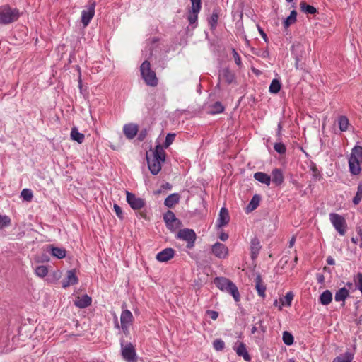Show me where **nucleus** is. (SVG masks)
<instances>
[{"instance_id": "1", "label": "nucleus", "mask_w": 362, "mask_h": 362, "mask_svg": "<svg viewBox=\"0 0 362 362\" xmlns=\"http://www.w3.org/2000/svg\"><path fill=\"white\" fill-rule=\"evenodd\" d=\"M214 284L222 291L230 294L235 302L240 300V296L235 284L225 277H217L214 279Z\"/></svg>"}, {"instance_id": "2", "label": "nucleus", "mask_w": 362, "mask_h": 362, "mask_svg": "<svg viewBox=\"0 0 362 362\" xmlns=\"http://www.w3.org/2000/svg\"><path fill=\"white\" fill-rule=\"evenodd\" d=\"M20 17L19 10L8 5L0 6V24L8 25L16 22Z\"/></svg>"}, {"instance_id": "3", "label": "nucleus", "mask_w": 362, "mask_h": 362, "mask_svg": "<svg viewBox=\"0 0 362 362\" xmlns=\"http://www.w3.org/2000/svg\"><path fill=\"white\" fill-rule=\"evenodd\" d=\"M134 320V316L129 310H124L120 316V325L117 316L114 313L115 327L122 329L124 334H129V329Z\"/></svg>"}, {"instance_id": "4", "label": "nucleus", "mask_w": 362, "mask_h": 362, "mask_svg": "<svg viewBox=\"0 0 362 362\" xmlns=\"http://www.w3.org/2000/svg\"><path fill=\"white\" fill-rule=\"evenodd\" d=\"M141 74L145 82L151 86H156L158 83V79L156 74L151 69L150 63L144 61L140 67Z\"/></svg>"}, {"instance_id": "5", "label": "nucleus", "mask_w": 362, "mask_h": 362, "mask_svg": "<svg viewBox=\"0 0 362 362\" xmlns=\"http://www.w3.org/2000/svg\"><path fill=\"white\" fill-rule=\"evenodd\" d=\"M329 220L335 230L341 235H344L346 229L347 225L345 218L336 213L329 214Z\"/></svg>"}, {"instance_id": "6", "label": "nucleus", "mask_w": 362, "mask_h": 362, "mask_svg": "<svg viewBox=\"0 0 362 362\" xmlns=\"http://www.w3.org/2000/svg\"><path fill=\"white\" fill-rule=\"evenodd\" d=\"M218 84L223 87L236 83L235 74L228 68H223L219 71Z\"/></svg>"}, {"instance_id": "7", "label": "nucleus", "mask_w": 362, "mask_h": 362, "mask_svg": "<svg viewBox=\"0 0 362 362\" xmlns=\"http://www.w3.org/2000/svg\"><path fill=\"white\" fill-rule=\"evenodd\" d=\"M177 238L185 240L187 243V247L191 248L194 246L196 240V233L192 229H181L177 234Z\"/></svg>"}, {"instance_id": "8", "label": "nucleus", "mask_w": 362, "mask_h": 362, "mask_svg": "<svg viewBox=\"0 0 362 362\" xmlns=\"http://www.w3.org/2000/svg\"><path fill=\"white\" fill-rule=\"evenodd\" d=\"M122 356L127 362H136V354L134 346L131 343L125 345L121 343Z\"/></svg>"}, {"instance_id": "9", "label": "nucleus", "mask_w": 362, "mask_h": 362, "mask_svg": "<svg viewBox=\"0 0 362 362\" xmlns=\"http://www.w3.org/2000/svg\"><path fill=\"white\" fill-rule=\"evenodd\" d=\"M163 218L168 228H169L170 230H175L177 228H180L181 223L177 218H176L173 212L168 211L164 215Z\"/></svg>"}, {"instance_id": "10", "label": "nucleus", "mask_w": 362, "mask_h": 362, "mask_svg": "<svg viewBox=\"0 0 362 362\" xmlns=\"http://www.w3.org/2000/svg\"><path fill=\"white\" fill-rule=\"evenodd\" d=\"M127 201L130 206L134 209H140L144 206L145 202L143 199L136 197L135 194L127 192Z\"/></svg>"}, {"instance_id": "11", "label": "nucleus", "mask_w": 362, "mask_h": 362, "mask_svg": "<svg viewBox=\"0 0 362 362\" xmlns=\"http://www.w3.org/2000/svg\"><path fill=\"white\" fill-rule=\"evenodd\" d=\"M95 2L91 3L87 10L82 11L81 22L84 27H86L95 15Z\"/></svg>"}, {"instance_id": "12", "label": "nucleus", "mask_w": 362, "mask_h": 362, "mask_svg": "<svg viewBox=\"0 0 362 362\" xmlns=\"http://www.w3.org/2000/svg\"><path fill=\"white\" fill-rule=\"evenodd\" d=\"M192 3V11L188 16L190 24H194L198 18V13L201 10V0H190Z\"/></svg>"}, {"instance_id": "13", "label": "nucleus", "mask_w": 362, "mask_h": 362, "mask_svg": "<svg viewBox=\"0 0 362 362\" xmlns=\"http://www.w3.org/2000/svg\"><path fill=\"white\" fill-rule=\"evenodd\" d=\"M175 255V251L171 247H168L159 252L156 255V259L160 262H167L173 259Z\"/></svg>"}, {"instance_id": "14", "label": "nucleus", "mask_w": 362, "mask_h": 362, "mask_svg": "<svg viewBox=\"0 0 362 362\" xmlns=\"http://www.w3.org/2000/svg\"><path fill=\"white\" fill-rule=\"evenodd\" d=\"M212 253L218 258L225 259L228 256V249L225 245L217 242L212 246Z\"/></svg>"}, {"instance_id": "15", "label": "nucleus", "mask_w": 362, "mask_h": 362, "mask_svg": "<svg viewBox=\"0 0 362 362\" xmlns=\"http://www.w3.org/2000/svg\"><path fill=\"white\" fill-rule=\"evenodd\" d=\"M146 159L148 162V168L151 173L153 175H157L160 169H161V160H158L156 158H151L146 156Z\"/></svg>"}, {"instance_id": "16", "label": "nucleus", "mask_w": 362, "mask_h": 362, "mask_svg": "<svg viewBox=\"0 0 362 362\" xmlns=\"http://www.w3.org/2000/svg\"><path fill=\"white\" fill-rule=\"evenodd\" d=\"M229 221L230 216L228 210L225 207L221 208L218 214V218L217 219L216 226L218 228H221L226 226Z\"/></svg>"}, {"instance_id": "17", "label": "nucleus", "mask_w": 362, "mask_h": 362, "mask_svg": "<svg viewBox=\"0 0 362 362\" xmlns=\"http://www.w3.org/2000/svg\"><path fill=\"white\" fill-rule=\"evenodd\" d=\"M78 283V278L74 270H69L66 273V277L62 281L63 288H66L71 285H75Z\"/></svg>"}, {"instance_id": "18", "label": "nucleus", "mask_w": 362, "mask_h": 362, "mask_svg": "<svg viewBox=\"0 0 362 362\" xmlns=\"http://www.w3.org/2000/svg\"><path fill=\"white\" fill-rule=\"evenodd\" d=\"M92 300L88 295L78 296L74 300V305L80 308H85L91 304Z\"/></svg>"}, {"instance_id": "19", "label": "nucleus", "mask_w": 362, "mask_h": 362, "mask_svg": "<svg viewBox=\"0 0 362 362\" xmlns=\"http://www.w3.org/2000/svg\"><path fill=\"white\" fill-rule=\"evenodd\" d=\"M255 287L257 290L258 295L262 298L265 297L266 286L264 284L260 274H257L255 280Z\"/></svg>"}, {"instance_id": "20", "label": "nucleus", "mask_w": 362, "mask_h": 362, "mask_svg": "<svg viewBox=\"0 0 362 362\" xmlns=\"http://www.w3.org/2000/svg\"><path fill=\"white\" fill-rule=\"evenodd\" d=\"M123 131L127 138L132 139L138 132V126L134 124H126L124 126Z\"/></svg>"}, {"instance_id": "21", "label": "nucleus", "mask_w": 362, "mask_h": 362, "mask_svg": "<svg viewBox=\"0 0 362 362\" xmlns=\"http://www.w3.org/2000/svg\"><path fill=\"white\" fill-rule=\"evenodd\" d=\"M361 162L354 160L352 158H349V170L352 175H358L361 172L360 164Z\"/></svg>"}, {"instance_id": "22", "label": "nucleus", "mask_w": 362, "mask_h": 362, "mask_svg": "<svg viewBox=\"0 0 362 362\" xmlns=\"http://www.w3.org/2000/svg\"><path fill=\"white\" fill-rule=\"evenodd\" d=\"M70 137L73 141H77L78 144H82L84 141L85 136L83 134L80 133L76 127H73L71 130Z\"/></svg>"}, {"instance_id": "23", "label": "nucleus", "mask_w": 362, "mask_h": 362, "mask_svg": "<svg viewBox=\"0 0 362 362\" xmlns=\"http://www.w3.org/2000/svg\"><path fill=\"white\" fill-rule=\"evenodd\" d=\"M272 182L276 185H280L284 182V177L282 171L276 168L272 172Z\"/></svg>"}, {"instance_id": "24", "label": "nucleus", "mask_w": 362, "mask_h": 362, "mask_svg": "<svg viewBox=\"0 0 362 362\" xmlns=\"http://www.w3.org/2000/svg\"><path fill=\"white\" fill-rule=\"evenodd\" d=\"M254 178L259 182L265 184L267 186H269L271 182V176L262 172L255 173L254 174Z\"/></svg>"}, {"instance_id": "25", "label": "nucleus", "mask_w": 362, "mask_h": 362, "mask_svg": "<svg viewBox=\"0 0 362 362\" xmlns=\"http://www.w3.org/2000/svg\"><path fill=\"white\" fill-rule=\"evenodd\" d=\"M180 200V195L177 193L172 194L169 195L165 199V205L168 208L173 207L177 203L179 202Z\"/></svg>"}, {"instance_id": "26", "label": "nucleus", "mask_w": 362, "mask_h": 362, "mask_svg": "<svg viewBox=\"0 0 362 362\" xmlns=\"http://www.w3.org/2000/svg\"><path fill=\"white\" fill-rule=\"evenodd\" d=\"M236 353L239 356H242L246 361H250V356L246 349V346L244 344L240 343L236 348Z\"/></svg>"}, {"instance_id": "27", "label": "nucleus", "mask_w": 362, "mask_h": 362, "mask_svg": "<svg viewBox=\"0 0 362 362\" xmlns=\"http://www.w3.org/2000/svg\"><path fill=\"white\" fill-rule=\"evenodd\" d=\"M224 110V107L221 102H216L209 106L208 112L211 115L218 114Z\"/></svg>"}, {"instance_id": "28", "label": "nucleus", "mask_w": 362, "mask_h": 362, "mask_svg": "<svg viewBox=\"0 0 362 362\" xmlns=\"http://www.w3.org/2000/svg\"><path fill=\"white\" fill-rule=\"evenodd\" d=\"M354 359V354L346 351L336 357L332 362H351Z\"/></svg>"}, {"instance_id": "29", "label": "nucleus", "mask_w": 362, "mask_h": 362, "mask_svg": "<svg viewBox=\"0 0 362 362\" xmlns=\"http://www.w3.org/2000/svg\"><path fill=\"white\" fill-rule=\"evenodd\" d=\"M50 249H51V254L52 256H54L57 258H59V259H62L66 257V251L65 249L62 248V247H54V246H51Z\"/></svg>"}, {"instance_id": "30", "label": "nucleus", "mask_w": 362, "mask_h": 362, "mask_svg": "<svg viewBox=\"0 0 362 362\" xmlns=\"http://www.w3.org/2000/svg\"><path fill=\"white\" fill-rule=\"evenodd\" d=\"M332 300V294L330 291L326 290L320 296V301L324 305H329Z\"/></svg>"}, {"instance_id": "31", "label": "nucleus", "mask_w": 362, "mask_h": 362, "mask_svg": "<svg viewBox=\"0 0 362 362\" xmlns=\"http://www.w3.org/2000/svg\"><path fill=\"white\" fill-rule=\"evenodd\" d=\"M350 158L362 163V146H354L351 150Z\"/></svg>"}, {"instance_id": "32", "label": "nucleus", "mask_w": 362, "mask_h": 362, "mask_svg": "<svg viewBox=\"0 0 362 362\" xmlns=\"http://www.w3.org/2000/svg\"><path fill=\"white\" fill-rule=\"evenodd\" d=\"M153 157L156 158L158 160L164 162L165 160V153L163 150V146L160 145H157L156 146L155 151L153 153Z\"/></svg>"}, {"instance_id": "33", "label": "nucleus", "mask_w": 362, "mask_h": 362, "mask_svg": "<svg viewBox=\"0 0 362 362\" xmlns=\"http://www.w3.org/2000/svg\"><path fill=\"white\" fill-rule=\"evenodd\" d=\"M349 296V291L345 288H341L335 293L334 299L337 302L344 301Z\"/></svg>"}, {"instance_id": "34", "label": "nucleus", "mask_w": 362, "mask_h": 362, "mask_svg": "<svg viewBox=\"0 0 362 362\" xmlns=\"http://www.w3.org/2000/svg\"><path fill=\"white\" fill-rule=\"evenodd\" d=\"M260 202V197L255 194L252 197L251 201L247 206V211H252L257 208Z\"/></svg>"}, {"instance_id": "35", "label": "nucleus", "mask_w": 362, "mask_h": 362, "mask_svg": "<svg viewBox=\"0 0 362 362\" xmlns=\"http://www.w3.org/2000/svg\"><path fill=\"white\" fill-rule=\"evenodd\" d=\"M338 124L341 132H346L348 130L349 121L346 116H340L338 119Z\"/></svg>"}, {"instance_id": "36", "label": "nucleus", "mask_w": 362, "mask_h": 362, "mask_svg": "<svg viewBox=\"0 0 362 362\" xmlns=\"http://www.w3.org/2000/svg\"><path fill=\"white\" fill-rule=\"evenodd\" d=\"M261 248L260 243L257 238H254L251 241V252L252 257L254 258L258 254Z\"/></svg>"}, {"instance_id": "37", "label": "nucleus", "mask_w": 362, "mask_h": 362, "mask_svg": "<svg viewBox=\"0 0 362 362\" xmlns=\"http://www.w3.org/2000/svg\"><path fill=\"white\" fill-rule=\"evenodd\" d=\"M300 7L302 11L309 14H315L317 13V9L310 5L307 4L305 1L300 4Z\"/></svg>"}, {"instance_id": "38", "label": "nucleus", "mask_w": 362, "mask_h": 362, "mask_svg": "<svg viewBox=\"0 0 362 362\" xmlns=\"http://www.w3.org/2000/svg\"><path fill=\"white\" fill-rule=\"evenodd\" d=\"M297 12L295 10L291 11L290 15L284 21V27L288 28L291 24L294 23L296 21Z\"/></svg>"}, {"instance_id": "39", "label": "nucleus", "mask_w": 362, "mask_h": 362, "mask_svg": "<svg viewBox=\"0 0 362 362\" xmlns=\"http://www.w3.org/2000/svg\"><path fill=\"white\" fill-rule=\"evenodd\" d=\"M293 299V294L292 292H288L284 298H281V305H279V310L282 309L283 305L290 306Z\"/></svg>"}, {"instance_id": "40", "label": "nucleus", "mask_w": 362, "mask_h": 362, "mask_svg": "<svg viewBox=\"0 0 362 362\" xmlns=\"http://www.w3.org/2000/svg\"><path fill=\"white\" fill-rule=\"evenodd\" d=\"M48 273V269L46 266H38L35 269V274L39 277H45Z\"/></svg>"}, {"instance_id": "41", "label": "nucleus", "mask_w": 362, "mask_h": 362, "mask_svg": "<svg viewBox=\"0 0 362 362\" xmlns=\"http://www.w3.org/2000/svg\"><path fill=\"white\" fill-rule=\"evenodd\" d=\"M362 199V183H360L357 187V192L356 196L353 199V203L357 205L360 203Z\"/></svg>"}, {"instance_id": "42", "label": "nucleus", "mask_w": 362, "mask_h": 362, "mask_svg": "<svg viewBox=\"0 0 362 362\" xmlns=\"http://www.w3.org/2000/svg\"><path fill=\"white\" fill-rule=\"evenodd\" d=\"M21 197L27 202H30L33 199V192L29 189H24L21 192Z\"/></svg>"}, {"instance_id": "43", "label": "nucleus", "mask_w": 362, "mask_h": 362, "mask_svg": "<svg viewBox=\"0 0 362 362\" xmlns=\"http://www.w3.org/2000/svg\"><path fill=\"white\" fill-rule=\"evenodd\" d=\"M218 20V13L216 11H214L213 13L211 14V16L209 20V23L211 28H215L216 27Z\"/></svg>"}, {"instance_id": "44", "label": "nucleus", "mask_w": 362, "mask_h": 362, "mask_svg": "<svg viewBox=\"0 0 362 362\" xmlns=\"http://www.w3.org/2000/svg\"><path fill=\"white\" fill-rule=\"evenodd\" d=\"M283 341L286 345H291L293 342V337L288 332L283 333Z\"/></svg>"}, {"instance_id": "45", "label": "nucleus", "mask_w": 362, "mask_h": 362, "mask_svg": "<svg viewBox=\"0 0 362 362\" xmlns=\"http://www.w3.org/2000/svg\"><path fill=\"white\" fill-rule=\"evenodd\" d=\"M281 88V84L279 80L275 78L273 79L270 86L269 90H280Z\"/></svg>"}, {"instance_id": "46", "label": "nucleus", "mask_w": 362, "mask_h": 362, "mask_svg": "<svg viewBox=\"0 0 362 362\" xmlns=\"http://www.w3.org/2000/svg\"><path fill=\"white\" fill-rule=\"evenodd\" d=\"M274 148V150L280 154H283L286 152V147L280 141L275 143Z\"/></svg>"}, {"instance_id": "47", "label": "nucleus", "mask_w": 362, "mask_h": 362, "mask_svg": "<svg viewBox=\"0 0 362 362\" xmlns=\"http://www.w3.org/2000/svg\"><path fill=\"white\" fill-rule=\"evenodd\" d=\"M356 287L359 289L362 293V274L358 273L354 279Z\"/></svg>"}, {"instance_id": "48", "label": "nucleus", "mask_w": 362, "mask_h": 362, "mask_svg": "<svg viewBox=\"0 0 362 362\" xmlns=\"http://www.w3.org/2000/svg\"><path fill=\"white\" fill-rule=\"evenodd\" d=\"M11 223V219L7 216L0 215V229L9 226Z\"/></svg>"}, {"instance_id": "49", "label": "nucleus", "mask_w": 362, "mask_h": 362, "mask_svg": "<svg viewBox=\"0 0 362 362\" xmlns=\"http://www.w3.org/2000/svg\"><path fill=\"white\" fill-rule=\"evenodd\" d=\"M224 342L221 339H216L213 343V346L216 351H221L224 348Z\"/></svg>"}, {"instance_id": "50", "label": "nucleus", "mask_w": 362, "mask_h": 362, "mask_svg": "<svg viewBox=\"0 0 362 362\" xmlns=\"http://www.w3.org/2000/svg\"><path fill=\"white\" fill-rule=\"evenodd\" d=\"M175 137V134L169 133L167 134L166 138H165V141L164 144L165 148L168 147L173 142Z\"/></svg>"}, {"instance_id": "51", "label": "nucleus", "mask_w": 362, "mask_h": 362, "mask_svg": "<svg viewBox=\"0 0 362 362\" xmlns=\"http://www.w3.org/2000/svg\"><path fill=\"white\" fill-rule=\"evenodd\" d=\"M232 52H233L235 63L238 66H240L242 64L240 56L238 54V53L236 52V50L235 49H233Z\"/></svg>"}, {"instance_id": "52", "label": "nucleus", "mask_w": 362, "mask_h": 362, "mask_svg": "<svg viewBox=\"0 0 362 362\" xmlns=\"http://www.w3.org/2000/svg\"><path fill=\"white\" fill-rule=\"evenodd\" d=\"M282 128H283V126H282L281 122H279L278 126H277V132H276V134L277 141L281 140Z\"/></svg>"}, {"instance_id": "53", "label": "nucleus", "mask_w": 362, "mask_h": 362, "mask_svg": "<svg viewBox=\"0 0 362 362\" xmlns=\"http://www.w3.org/2000/svg\"><path fill=\"white\" fill-rule=\"evenodd\" d=\"M114 211L119 218H122V211L119 205L116 204H114Z\"/></svg>"}, {"instance_id": "54", "label": "nucleus", "mask_w": 362, "mask_h": 362, "mask_svg": "<svg viewBox=\"0 0 362 362\" xmlns=\"http://www.w3.org/2000/svg\"><path fill=\"white\" fill-rule=\"evenodd\" d=\"M206 313L209 315V317L214 320H216L218 316V312L214 310H207Z\"/></svg>"}, {"instance_id": "55", "label": "nucleus", "mask_w": 362, "mask_h": 362, "mask_svg": "<svg viewBox=\"0 0 362 362\" xmlns=\"http://www.w3.org/2000/svg\"><path fill=\"white\" fill-rule=\"evenodd\" d=\"M258 30H259V34L261 35L262 37L264 39V40L266 42H268V37H267V34L264 32V30H263L260 27H258Z\"/></svg>"}, {"instance_id": "56", "label": "nucleus", "mask_w": 362, "mask_h": 362, "mask_svg": "<svg viewBox=\"0 0 362 362\" xmlns=\"http://www.w3.org/2000/svg\"><path fill=\"white\" fill-rule=\"evenodd\" d=\"M228 235L224 232H221V234L219 235V239L221 241H226L228 240Z\"/></svg>"}, {"instance_id": "57", "label": "nucleus", "mask_w": 362, "mask_h": 362, "mask_svg": "<svg viewBox=\"0 0 362 362\" xmlns=\"http://www.w3.org/2000/svg\"><path fill=\"white\" fill-rule=\"evenodd\" d=\"M146 134H147L146 129L141 131L139 134V139L141 141L143 140L145 138Z\"/></svg>"}, {"instance_id": "58", "label": "nucleus", "mask_w": 362, "mask_h": 362, "mask_svg": "<svg viewBox=\"0 0 362 362\" xmlns=\"http://www.w3.org/2000/svg\"><path fill=\"white\" fill-rule=\"evenodd\" d=\"M327 263L329 265H334L335 264V262L334 259L331 256H329L327 258Z\"/></svg>"}, {"instance_id": "59", "label": "nucleus", "mask_w": 362, "mask_h": 362, "mask_svg": "<svg viewBox=\"0 0 362 362\" xmlns=\"http://www.w3.org/2000/svg\"><path fill=\"white\" fill-rule=\"evenodd\" d=\"M253 53L257 55H259V54L257 52H253ZM259 56H261L263 58L267 57L269 56V52L267 50H264L262 52V54H259Z\"/></svg>"}, {"instance_id": "60", "label": "nucleus", "mask_w": 362, "mask_h": 362, "mask_svg": "<svg viewBox=\"0 0 362 362\" xmlns=\"http://www.w3.org/2000/svg\"><path fill=\"white\" fill-rule=\"evenodd\" d=\"M163 187L164 189H170L172 188V186L170 184H169L168 182L165 183V185H163Z\"/></svg>"}, {"instance_id": "61", "label": "nucleus", "mask_w": 362, "mask_h": 362, "mask_svg": "<svg viewBox=\"0 0 362 362\" xmlns=\"http://www.w3.org/2000/svg\"><path fill=\"white\" fill-rule=\"evenodd\" d=\"M295 240H296V239H295V238H294V237H293V238H291V240H290V242H289V245H290V247H293V245H294Z\"/></svg>"}, {"instance_id": "62", "label": "nucleus", "mask_w": 362, "mask_h": 362, "mask_svg": "<svg viewBox=\"0 0 362 362\" xmlns=\"http://www.w3.org/2000/svg\"><path fill=\"white\" fill-rule=\"evenodd\" d=\"M358 234L360 235V237H362V230L361 228L357 229Z\"/></svg>"}, {"instance_id": "63", "label": "nucleus", "mask_w": 362, "mask_h": 362, "mask_svg": "<svg viewBox=\"0 0 362 362\" xmlns=\"http://www.w3.org/2000/svg\"><path fill=\"white\" fill-rule=\"evenodd\" d=\"M323 280H324V277H323V276H322V275H320V276H318V281H319L320 282H322Z\"/></svg>"}, {"instance_id": "64", "label": "nucleus", "mask_w": 362, "mask_h": 362, "mask_svg": "<svg viewBox=\"0 0 362 362\" xmlns=\"http://www.w3.org/2000/svg\"><path fill=\"white\" fill-rule=\"evenodd\" d=\"M251 332L252 334L255 333L257 332V327L255 326H253Z\"/></svg>"}]
</instances>
